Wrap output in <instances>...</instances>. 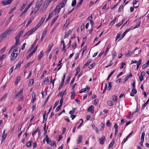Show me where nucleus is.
Segmentation results:
<instances>
[{"mask_svg": "<svg viewBox=\"0 0 149 149\" xmlns=\"http://www.w3.org/2000/svg\"><path fill=\"white\" fill-rule=\"evenodd\" d=\"M5 56L6 55L5 54H3L0 56V63L3 61Z\"/></svg>", "mask_w": 149, "mask_h": 149, "instance_id": "58836bf2", "label": "nucleus"}, {"mask_svg": "<svg viewBox=\"0 0 149 149\" xmlns=\"http://www.w3.org/2000/svg\"><path fill=\"white\" fill-rule=\"evenodd\" d=\"M38 10L39 9H38V8L35 7L34 8H32L30 15H31L33 13L35 14Z\"/></svg>", "mask_w": 149, "mask_h": 149, "instance_id": "4468645a", "label": "nucleus"}, {"mask_svg": "<svg viewBox=\"0 0 149 149\" xmlns=\"http://www.w3.org/2000/svg\"><path fill=\"white\" fill-rule=\"evenodd\" d=\"M65 4H64L63 2H62L60 4H58L56 7V8L52 12V14L55 16L58 15L61 9L65 7Z\"/></svg>", "mask_w": 149, "mask_h": 149, "instance_id": "f257e3e1", "label": "nucleus"}, {"mask_svg": "<svg viewBox=\"0 0 149 149\" xmlns=\"http://www.w3.org/2000/svg\"><path fill=\"white\" fill-rule=\"evenodd\" d=\"M43 54L44 53L43 51L42 50L40 52V54L38 56V59L39 60H40V59L42 57Z\"/></svg>", "mask_w": 149, "mask_h": 149, "instance_id": "c756f323", "label": "nucleus"}, {"mask_svg": "<svg viewBox=\"0 0 149 149\" xmlns=\"http://www.w3.org/2000/svg\"><path fill=\"white\" fill-rule=\"evenodd\" d=\"M120 33H118L116 37V41L118 39L120 38Z\"/></svg>", "mask_w": 149, "mask_h": 149, "instance_id": "0e129e2a", "label": "nucleus"}, {"mask_svg": "<svg viewBox=\"0 0 149 149\" xmlns=\"http://www.w3.org/2000/svg\"><path fill=\"white\" fill-rule=\"evenodd\" d=\"M66 90H65L64 91L61 92L59 94V95L60 96H61L63 97V96L65 95V93Z\"/></svg>", "mask_w": 149, "mask_h": 149, "instance_id": "3c124183", "label": "nucleus"}, {"mask_svg": "<svg viewBox=\"0 0 149 149\" xmlns=\"http://www.w3.org/2000/svg\"><path fill=\"white\" fill-rule=\"evenodd\" d=\"M20 77L19 76L17 77L16 81H15V85H17L18 84L19 81H20Z\"/></svg>", "mask_w": 149, "mask_h": 149, "instance_id": "393cba45", "label": "nucleus"}, {"mask_svg": "<svg viewBox=\"0 0 149 149\" xmlns=\"http://www.w3.org/2000/svg\"><path fill=\"white\" fill-rule=\"evenodd\" d=\"M58 17V15L56 16V17L53 19L51 23L53 24L57 20Z\"/></svg>", "mask_w": 149, "mask_h": 149, "instance_id": "ea45409f", "label": "nucleus"}, {"mask_svg": "<svg viewBox=\"0 0 149 149\" xmlns=\"http://www.w3.org/2000/svg\"><path fill=\"white\" fill-rule=\"evenodd\" d=\"M110 47H111V45H109L108 46H107V49H106V50L105 51V54H104V56L106 55L107 52H108L109 50V49L110 48Z\"/></svg>", "mask_w": 149, "mask_h": 149, "instance_id": "a19ab883", "label": "nucleus"}, {"mask_svg": "<svg viewBox=\"0 0 149 149\" xmlns=\"http://www.w3.org/2000/svg\"><path fill=\"white\" fill-rule=\"evenodd\" d=\"M123 5H121L119 8L118 11L119 13L123 9Z\"/></svg>", "mask_w": 149, "mask_h": 149, "instance_id": "4c0bfd02", "label": "nucleus"}, {"mask_svg": "<svg viewBox=\"0 0 149 149\" xmlns=\"http://www.w3.org/2000/svg\"><path fill=\"white\" fill-rule=\"evenodd\" d=\"M26 4L23 3V5L22 6V7L20 9V11H22L24 9V8H25L26 6Z\"/></svg>", "mask_w": 149, "mask_h": 149, "instance_id": "37998d69", "label": "nucleus"}, {"mask_svg": "<svg viewBox=\"0 0 149 149\" xmlns=\"http://www.w3.org/2000/svg\"><path fill=\"white\" fill-rule=\"evenodd\" d=\"M106 140V138L104 136H103L101 137V139H100V143L101 144L103 145L104 144V141Z\"/></svg>", "mask_w": 149, "mask_h": 149, "instance_id": "9b49d317", "label": "nucleus"}, {"mask_svg": "<svg viewBox=\"0 0 149 149\" xmlns=\"http://www.w3.org/2000/svg\"><path fill=\"white\" fill-rule=\"evenodd\" d=\"M107 104L109 105L110 106H111L113 105V104L112 101L111 100H109L108 101Z\"/></svg>", "mask_w": 149, "mask_h": 149, "instance_id": "de8ad7c7", "label": "nucleus"}, {"mask_svg": "<svg viewBox=\"0 0 149 149\" xmlns=\"http://www.w3.org/2000/svg\"><path fill=\"white\" fill-rule=\"evenodd\" d=\"M33 61L29 62L27 64L26 67H29L30 66V65L32 64V63H33Z\"/></svg>", "mask_w": 149, "mask_h": 149, "instance_id": "6e6d98bb", "label": "nucleus"}, {"mask_svg": "<svg viewBox=\"0 0 149 149\" xmlns=\"http://www.w3.org/2000/svg\"><path fill=\"white\" fill-rule=\"evenodd\" d=\"M46 137L47 138L46 139V141L48 144L51 146H53L54 145H55V146H56V144L54 142L51 141H49V140L47 136L46 135Z\"/></svg>", "mask_w": 149, "mask_h": 149, "instance_id": "39448f33", "label": "nucleus"}, {"mask_svg": "<svg viewBox=\"0 0 149 149\" xmlns=\"http://www.w3.org/2000/svg\"><path fill=\"white\" fill-rule=\"evenodd\" d=\"M132 52H131L130 50H128V52H126L124 55L127 56H130L132 54Z\"/></svg>", "mask_w": 149, "mask_h": 149, "instance_id": "dca6fc26", "label": "nucleus"}, {"mask_svg": "<svg viewBox=\"0 0 149 149\" xmlns=\"http://www.w3.org/2000/svg\"><path fill=\"white\" fill-rule=\"evenodd\" d=\"M91 59H89L87 61L86 63L84 65V68L86 67L88 64L91 62Z\"/></svg>", "mask_w": 149, "mask_h": 149, "instance_id": "b1692460", "label": "nucleus"}, {"mask_svg": "<svg viewBox=\"0 0 149 149\" xmlns=\"http://www.w3.org/2000/svg\"><path fill=\"white\" fill-rule=\"evenodd\" d=\"M23 32L24 31L23 30L20 31L18 33L17 36L15 37L20 38L21 36L23 33Z\"/></svg>", "mask_w": 149, "mask_h": 149, "instance_id": "6ab92c4d", "label": "nucleus"}, {"mask_svg": "<svg viewBox=\"0 0 149 149\" xmlns=\"http://www.w3.org/2000/svg\"><path fill=\"white\" fill-rule=\"evenodd\" d=\"M82 136L80 135L79 136L78 139L77 140V143L79 144L81 142L82 140Z\"/></svg>", "mask_w": 149, "mask_h": 149, "instance_id": "5701e85b", "label": "nucleus"}, {"mask_svg": "<svg viewBox=\"0 0 149 149\" xmlns=\"http://www.w3.org/2000/svg\"><path fill=\"white\" fill-rule=\"evenodd\" d=\"M90 88L89 86H86V88L84 89H81L79 92L80 93H82L83 92H85L87 90L88 91L89 90Z\"/></svg>", "mask_w": 149, "mask_h": 149, "instance_id": "423d86ee", "label": "nucleus"}, {"mask_svg": "<svg viewBox=\"0 0 149 149\" xmlns=\"http://www.w3.org/2000/svg\"><path fill=\"white\" fill-rule=\"evenodd\" d=\"M5 130H4L2 136V137L3 138L2 141L5 139L7 136L6 134L5 133Z\"/></svg>", "mask_w": 149, "mask_h": 149, "instance_id": "a878e982", "label": "nucleus"}, {"mask_svg": "<svg viewBox=\"0 0 149 149\" xmlns=\"http://www.w3.org/2000/svg\"><path fill=\"white\" fill-rule=\"evenodd\" d=\"M15 39L16 40L15 44L13 45L12 48H11L10 49L9 51V53H10V51L14 48H15L17 47V45H19L20 44V42H19V38H17L15 37Z\"/></svg>", "mask_w": 149, "mask_h": 149, "instance_id": "7ed1b4c3", "label": "nucleus"}, {"mask_svg": "<svg viewBox=\"0 0 149 149\" xmlns=\"http://www.w3.org/2000/svg\"><path fill=\"white\" fill-rule=\"evenodd\" d=\"M1 3L2 4V5L3 6L8 5L7 0L2 1L1 2Z\"/></svg>", "mask_w": 149, "mask_h": 149, "instance_id": "473e14b6", "label": "nucleus"}, {"mask_svg": "<svg viewBox=\"0 0 149 149\" xmlns=\"http://www.w3.org/2000/svg\"><path fill=\"white\" fill-rule=\"evenodd\" d=\"M145 135V133L144 132H143L142 133L141 137V141H144V137Z\"/></svg>", "mask_w": 149, "mask_h": 149, "instance_id": "72a5a7b5", "label": "nucleus"}, {"mask_svg": "<svg viewBox=\"0 0 149 149\" xmlns=\"http://www.w3.org/2000/svg\"><path fill=\"white\" fill-rule=\"evenodd\" d=\"M46 8H47L43 6L42 7L41 9L40 12L42 13H44L46 11Z\"/></svg>", "mask_w": 149, "mask_h": 149, "instance_id": "412c9836", "label": "nucleus"}, {"mask_svg": "<svg viewBox=\"0 0 149 149\" xmlns=\"http://www.w3.org/2000/svg\"><path fill=\"white\" fill-rule=\"evenodd\" d=\"M7 95V93L4 94L3 97L0 100V102H1L3 101L6 98Z\"/></svg>", "mask_w": 149, "mask_h": 149, "instance_id": "aec40b11", "label": "nucleus"}, {"mask_svg": "<svg viewBox=\"0 0 149 149\" xmlns=\"http://www.w3.org/2000/svg\"><path fill=\"white\" fill-rule=\"evenodd\" d=\"M46 114V112H45V113H44L43 114V121L42 122L43 123L45 122L47 120V118H45Z\"/></svg>", "mask_w": 149, "mask_h": 149, "instance_id": "f704fd0d", "label": "nucleus"}, {"mask_svg": "<svg viewBox=\"0 0 149 149\" xmlns=\"http://www.w3.org/2000/svg\"><path fill=\"white\" fill-rule=\"evenodd\" d=\"M141 24V22H139L138 23H137L136 25L134 27V29L136 28H138L139 27L140 25Z\"/></svg>", "mask_w": 149, "mask_h": 149, "instance_id": "8fccbe9b", "label": "nucleus"}, {"mask_svg": "<svg viewBox=\"0 0 149 149\" xmlns=\"http://www.w3.org/2000/svg\"><path fill=\"white\" fill-rule=\"evenodd\" d=\"M7 34L5 31L1 35H0V40H2L3 39L6 38L7 36Z\"/></svg>", "mask_w": 149, "mask_h": 149, "instance_id": "6e6552de", "label": "nucleus"}, {"mask_svg": "<svg viewBox=\"0 0 149 149\" xmlns=\"http://www.w3.org/2000/svg\"><path fill=\"white\" fill-rule=\"evenodd\" d=\"M33 148H35L37 146V144L36 142H34L33 144Z\"/></svg>", "mask_w": 149, "mask_h": 149, "instance_id": "680f3d73", "label": "nucleus"}, {"mask_svg": "<svg viewBox=\"0 0 149 149\" xmlns=\"http://www.w3.org/2000/svg\"><path fill=\"white\" fill-rule=\"evenodd\" d=\"M132 91L134 94H136L137 93L136 90L135 89V88H132Z\"/></svg>", "mask_w": 149, "mask_h": 149, "instance_id": "052dcab7", "label": "nucleus"}, {"mask_svg": "<svg viewBox=\"0 0 149 149\" xmlns=\"http://www.w3.org/2000/svg\"><path fill=\"white\" fill-rule=\"evenodd\" d=\"M75 111V109H73L71 111H70L69 113L71 115H72L74 113Z\"/></svg>", "mask_w": 149, "mask_h": 149, "instance_id": "864d4df0", "label": "nucleus"}, {"mask_svg": "<svg viewBox=\"0 0 149 149\" xmlns=\"http://www.w3.org/2000/svg\"><path fill=\"white\" fill-rule=\"evenodd\" d=\"M16 8V7H15L14 8H12L11 9L10 11L9 12V14H10L13 12V11L15 10Z\"/></svg>", "mask_w": 149, "mask_h": 149, "instance_id": "338daca9", "label": "nucleus"}, {"mask_svg": "<svg viewBox=\"0 0 149 149\" xmlns=\"http://www.w3.org/2000/svg\"><path fill=\"white\" fill-rule=\"evenodd\" d=\"M49 4L50 3H49L47 2V1L45 0L43 6L47 8V7L48 6Z\"/></svg>", "mask_w": 149, "mask_h": 149, "instance_id": "bb28decb", "label": "nucleus"}, {"mask_svg": "<svg viewBox=\"0 0 149 149\" xmlns=\"http://www.w3.org/2000/svg\"><path fill=\"white\" fill-rule=\"evenodd\" d=\"M148 104L147 102H146L144 103L143 104L142 106L141 109H144L146 107V105Z\"/></svg>", "mask_w": 149, "mask_h": 149, "instance_id": "c03bdc74", "label": "nucleus"}, {"mask_svg": "<svg viewBox=\"0 0 149 149\" xmlns=\"http://www.w3.org/2000/svg\"><path fill=\"white\" fill-rule=\"evenodd\" d=\"M76 4V0H73L72 1L71 5L72 6H74Z\"/></svg>", "mask_w": 149, "mask_h": 149, "instance_id": "49530a36", "label": "nucleus"}, {"mask_svg": "<svg viewBox=\"0 0 149 149\" xmlns=\"http://www.w3.org/2000/svg\"><path fill=\"white\" fill-rule=\"evenodd\" d=\"M13 31V30H10V29H8L6 31V33L7 35H9Z\"/></svg>", "mask_w": 149, "mask_h": 149, "instance_id": "c9c22d12", "label": "nucleus"}, {"mask_svg": "<svg viewBox=\"0 0 149 149\" xmlns=\"http://www.w3.org/2000/svg\"><path fill=\"white\" fill-rule=\"evenodd\" d=\"M23 89H20L19 92L17 93L15 95V97H18L19 96H21L22 95L23 92Z\"/></svg>", "mask_w": 149, "mask_h": 149, "instance_id": "1a4fd4ad", "label": "nucleus"}, {"mask_svg": "<svg viewBox=\"0 0 149 149\" xmlns=\"http://www.w3.org/2000/svg\"><path fill=\"white\" fill-rule=\"evenodd\" d=\"M42 3L41 2H38L36 3L35 7L39 9L41 6L42 5Z\"/></svg>", "mask_w": 149, "mask_h": 149, "instance_id": "f3484780", "label": "nucleus"}, {"mask_svg": "<svg viewBox=\"0 0 149 149\" xmlns=\"http://www.w3.org/2000/svg\"><path fill=\"white\" fill-rule=\"evenodd\" d=\"M17 49H15L13 50L11 55V61H13L17 57L18 54L16 52L17 51Z\"/></svg>", "mask_w": 149, "mask_h": 149, "instance_id": "f03ea898", "label": "nucleus"}, {"mask_svg": "<svg viewBox=\"0 0 149 149\" xmlns=\"http://www.w3.org/2000/svg\"><path fill=\"white\" fill-rule=\"evenodd\" d=\"M53 44L52 43L50 44L48 48V49L47 51V53H49L50 51L51 50V49L53 46Z\"/></svg>", "mask_w": 149, "mask_h": 149, "instance_id": "9d476101", "label": "nucleus"}, {"mask_svg": "<svg viewBox=\"0 0 149 149\" xmlns=\"http://www.w3.org/2000/svg\"><path fill=\"white\" fill-rule=\"evenodd\" d=\"M72 31L70 30L68 31L67 32H66L65 33V35L64 36V38H68L71 33Z\"/></svg>", "mask_w": 149, "mask_h": 149, "instance_id": "0eeeda50", "label": "nucleus"}, {"mask_svg": "<svg viewBox=\"0 0 149 149\" xmlns=\"http://www.w3.org/2000/svg\"><path fill=\"white\" fill-rule=\"evenodd\" d=\"M46 17V16H44L43 17H42L41 20L40 21L42 22V23H43L44 21L45 20V18Z\"/></svg>", "mask_w": 149, "mask_h": 149, "instance_id": "69168bd1", "label": "nucleus"}, {"mask_svg": "<svg viewBox=\"0 0 149 149\" xmlns=\"http://www.w3.org/2000/svg\"><path fill=\"white\" fill-rule=\"evenodd\" d=\"M42 23L40 21L36 25V27L34 29H36V31L42 25Z\"/></svg>", "mask_w": 149, "mask_h": 149, "instance_id": "2eb2a0df", "label": "nucleus"}, {"mask_svg": "<svg viewBox=\"0 0 149 149\" xmlns=\"http://www.w3.org/2000/svg\"><path fill=\"white\" fill-rule=\"evenodd\" d=\"M93 109V105H91L88 108V111H90L91 113H94Z\"/></svg>", "mask_w": 149, "mask_h": 149, "instance_id": "f8f14e48", "label": "nucleus"}, {"mask_svg": "<svg viewBox=\"0 0 149 149\" xmlns=\"http://www.w3.org/2000/svg\"><path fill=\"white\" fill-rule=\"evenodd\" d=\"M47 32V31L46 30H45L44 31H43V32H42V36L44 37L45 36Z\"/></svg>", "mask_w": 149, "mask_h": 149, "instance_id": "a18cd8bd", "label": "nucleus"}, {"mask_svg": "<svg viewBox=\"0 0 149 149\" xmlns=\"http://www.w3.org/2000/svg\"><path fill=\"white\" fill-rule=\"evenodd\" d=\"M36 31V29H35L34 28L32 29H31L30 30L27 31V32H26L24 35V36H26V35L30 36L32 33L35 32Z\"/></svg>", "mask_w": 149, "mask_h": 149, "instance_id": "20e7f679", "label": "nucleus"}, {"mask_svg": "<svg viewBox=\"0 0 149 149\" xmlns=\"http://www.w3.org/2000/svg\"><path fill=\"white\" fill-rule=\"evenodd\" d=\"M80 71V68L79 67H77L76 69V76L79 72Z\"/></svg>", "mask_w": 149, "mask_h": 149, "instance_id": "e2e57ef3", "label": "nucleus"}, {"mask_svg": "<svg viewBox=\"0 0 149 149\" xmlns=\"http://www.w3.org/2000/svg\"><path fill=\"white\" fill-rule=\"evenodd\" d=\"M75 93L74 92H72L71 93V98L72 99H73L75 96Z\"/></svg>", "mask_w": 149, "mask_h": 149, "instance_id": "5fc2aeb1", "label": "nucleus"}, {"mask_svg": "<svg viewBox=\"0 0 149 149\" xmlns=\"http://www.w3.org/2000/svg\"><path fill=\"white\" fill-rule=\"evenodd\" d=\"M132 76V75L131 74V73H130V74L129 75L127 76L126 77H125L124 79L125 80V82L128 79L130 78Z\"/></svg>", "mask_w": 149, "mask_h": 149, "instance_id": "a211bd4d", "label": "nucleus"}, {"mask_svg": "<svg viewBox=\"0 0 149 149\" xmlns=\"http://www.w3.org/2000/svg\"><path fill=\"white\" fill-rule=\"evenodd\" d=\"M54 15H52V13L51 14H49L48 16V17L47 18V19H46V21H47V20H48L50 18H51L53 16H54Z\"/></svg>", "mask_w": 149, "mask_h": 149, "instance_id": "09e8293b", "label": "nucleus"}, {"mask_svg": "<svg viewBox=\"0 0 149 149\" xmlns=\"http://www.w3.org/2000/svg\"><path fill=\"white\" fill-rule=\"evenodd\" d=\"M144 76V74L143 75L141 74L140 76L139 77V79L140 81H142L143 80V78Z\"/></svg>", "mask_w": 149, "mask_h": 149, "instance_id": "bf43d9fd", "label": "nucleus"}, {"mask_svg": "<svg viewBox=\"0 0 149 149\" xmlns=\"http://www.w3.org/2000/svg\"><path fill=\"white\" fill-rule=\"evenodd\" d=\"M32 100L31 102L32 103H33L36 100V97L35 94H34L33 95L32 94Z\"/></svg>", "mask_w": 149, "mask_h": 149, "instance_id": "4be33fe9", "label": "nucleus"}, {"mask_svg": "<svg viewBox=\"0 0 149 149\" xmlns=\"http://www.w3.org/2000/svg\"><path fill=\"white\" fill-rule=\"evenodd\" d=\"M33 141H32L30 140L26 144V146L28 147H30L31 146V144L32 143Z\"/></svg>", "mask_w": 149, "mask_h": 149, "instance_id": "c85d7f7f", "label": "nucleus"}, {"mask_svg": "<svg viewBox=\"0 0 149 149\" xmlns=\"http://www.w3.org/2000/svg\"><path fill=\"white\" fill-rule=\"evenodd\" d=\"M124 19H122L121 22H119L118 24L116 25L117 26L119 27L120 26V25L122 24L124 22Z\"/></svg>", "mask_w": 149, "mask_h": 149, "instance_id": "603ef678", "label": "nucleus"}, {"mask_svg": "<svg viewBox=\"0 0 149 149\" xmlns=\"http://www.w3.org/2000/svg\"><path fill=\"white\" fill-rule=\"evenodd\" d=\"M34 19L33 18H31L26 24V26H28L32 22Z\"/></svg>", "mask_w": 149, "mask_h": 149, "instance_id": "cd10ccee", "label": "nucleus"}, {"mask_svg": "<svg viewBox=\"0 0 149 149\" xmlns=\"http://www.w3.org/2000/svg\"><path fill=\"white\" fill-rule=\"evenodd\" d=\"M95 65V63H93L91 64L89 66H88V68L89 69H91L92 68L93 66H94Z\"/></svg>", "mask_w": 149, "mask_h": 149, "instance_id": "4d7b16f0", "label": "nucleus"}, {"mask_svg": "<svg viewBox=\"0 0 149 149\" xmlns=\"http://www.w3.org/2000/svg\"><path fill=\"white\" fill-rule=\"evenodd\" d=\"M130 30V29H127L123 34L121 36L119 40H121L125 36L126 34Z\"/></svg>", "mask_w": 149, "mask_h": 149, "instance_id": "ddd939ff", "label": "nucleus"}, {"mask_svg": "<svg viewBox=\"0 0 149 149\" xmlns=\"http://www.w3.org/2000/svg\"><path fill=\"white\" fill-rule=\"evenodd\" d=\"M115 141L114 140H113L112 142L110 143L109 145L108 148H110L111 147H112Z\"/></svg>", "mask_w": 149, "mask_h": 149, "instance_id": "2f4dec72", "label": "nucleus"}, {"mask_svg": "<svg viewBox=\"0 0 149 149\" xmlns=\"http://www.w3.org/2000/svg\"><path fill=\"white\" fill-rule=\"evenodd\" d=\"M104 124L102 123L100 124V130L101 131L102 130H103L104 128Z\"/></svg>", "mask_w": 149, "mask_h": 149, "instance_id": "7c9ffc66", "label": "nucleus"}, {"mask_svg": "<svg viewBox=\"0 0 149 149\" xmlns=\"http://www.w3.org/2000/svg\"><path fill=\"white\" fill-rule=\"evenodd\" d=\"M37 49V47H36L33 50L32 52H31L30 54H29V55H30V56H31L33 53H34L36 51V49Z\"/></svg>", "mask_w": 149, "mask_h": 149, "instance_id": "e433bc0d", "label": "nucleus"}, {"mask_svg": "<svg viewBox=\"0 0 149 149\" xmlns=\"http://www.w3.org/2000/svg\"><path fill=\"white\" fill-rule=\"evenodd\" d=\"M141 60L140 59H139L137 63V66H139L141 63Z\"/></svg>", "mask_w": 149, "mask_h": 149, "instance_id": "774afa93", "label": "nucleus"}, {"mask_svg": "<svg viewBox=\"0 0 149 149\" xmlns=\"http://www.w3.org/2000/svg\"><path fill=\"white\" fill-rule=\"evenodd\" d=\"M24 99V96L23 95H21L19 97V99L18 101H20L23 100Z\"/></svg>", "mask_w": 149, "mask_h": 149, "instance_id": "13d9d810", "label": "nucleus"}, {"mask_svg": "<svg viewBox=\"0 0 149 149\" xmlns=\"http://www.w3.org/2000/svg\"><path fill=\"white\" fill-rule=\"evenodd\" d=\"M113 100L114 102H116L117 99V97L115 95H114L113 96Z\"/></svg>", "mask_w": 149, "mask_h": 149, "instance_id": "79ce46f5", "label": "nucleus"}]
</instances>
